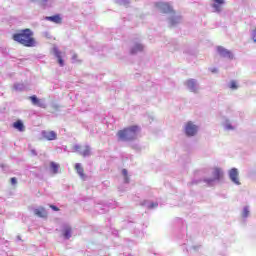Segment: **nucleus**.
Segmentation results:
<instances>
[{
  "label": "nucleus",
  "instance_id": "obj_1",
  "mask_svg": "<svg viewBox=\"0 0 256 256\" xmlns=\"http://www.w3.org/2000/svg\"><path fill=\"white\" fill-rule=\"evenodd\" d=\"M12 39L24 47H37V41L33 38V31L29 28L13 34Z\"/></svg>",
  "mask_w": 256,
  "mask_h": 256
},
{
  "label": "nucleus",
  "instance_id": "obj_2",
  "mask_svg": "<svg viewBox=\"0 0 256 256\" xmlns=\"http://www.w3.org/2000/svg\"><path fill=\"white\" fill-rule=\"evenodd\" d=\"M119 141H134L139 135L138 126H130L118 131L117 133Z\"/></svg>",
  "mask_w": 256,
  "mask_h": 256
},
{
  "label": "nucleus",
  "instance_id": "obj_3",
  "mask_svg": "<svg viewBox=\"0 0 256 256\" xmlns=\"http://www.w3.org/2000/svg\"><path fill=\"white\" fill-rule=\"evenodd\" d=\"M183 133L186 137H195L199 133V126L193 121H188L183 126Z\"/></svg>",
  "mask_w": 256,
  "mask_h": 256
},
{
  "label": "nucleus",
  "instance_id": "obj_4",
  "mask_svg": "<svg viewBox=\"0 0 256 256\" xmlns=\"http://www.w3.org/2000/svg\"><path fill=\"white\" fill-rule=\"evenodd\" d=\"M213 178H204L203 183H205L208 187H213L217 182L221 181V169L215 168L212 172Z\"/></svg>",
  "mask_w": 256,
  "mask_h": 256
},
{
  "label": "nucleus",
  "instance_id": "obj_5",
  "mask_svg": "<svg viewBox=\"0 0 256 256\" xmlns=\"http://www.w3.org/2000/svg\"><path fill=\"white\" fill-rule=\"evenodd\" d=\"M228 176L233 185H241V181L239 180V170L237 168L230 169L228 171Z\"/></svg>",
  "mask_w": 256,
  "mask_h": 256
},
{
  "label": "nucleus",
  "instance_id": "obj_6",
  "mask_svg": "<svg viewBox=\"0 0 256 256\" xmlns=\"http://www.w3.org/2000/svg\"><path fill=\"white\" fill-rule=\"evenodd\" d=\"M74 151L79 152V155H82V157H89L91 155V146L85 145L81 148V145L76 144L74 145Z\"/></svg>",
  "mask_w": 256,
  "mask_h": 256
},
{
  "label": "nucleus",
  "instance_id": "obj_7",
  "mask_svg": "<svg viewBox=\"0 0 256 256\" xmlns=\"http://www.w3.org/2000/svg\"><path fill=\"white\" fill-rule=\"evenodd\" d=\"M156 7L162 13H172V14H174L173 13V7L171 5H169V3H167V2H158V3H156Z\"/></svg>",
  "mask_w": 256,
  "mask_h": 256
},
{
  "label": "nucleus",
  "instance_id": "obj_8",
  "mask_svg": "<svg viewBox=\"0 0 256 256\" xmlns=\"http://www.w3.org/2000/svg\"><path fill=\"white\" fill-rule=\"evenodd\" d=\"M187 89L191 91V93H197L199 91V84L197 83V80L195 79H189L185 83Z\"/></svg>",
  "mask_w": 256,
  "mask_h": 256
},
{
  "label": "nucleus",
  "instance_id": "obj_9",
  "mask_svg": "<svg viewBox=\"0 0 256 256\" xmlns=\"http://www.w3.org/2000/svg\"><path fill=\"white\" fill-rule=\"evenodd\" d=\"M41 136L43 137V139H45L46 141H56L57 139V133L55 131H47V130H43L41 132Z\"/></svg>",
  "mask_w": 256,
  "mask_h": 256
},
{
  "label": "nucleus",
  "instance_id": "obj_10",
  "mask_svg": "<svg viewBox=\"0 0 256 256\" xmlns=\"http://www.w3.org/2000/svg\"><path fill=\"white\" fill-rule=\"evenodd\" d=\"M33 213H34V215H36V217H40L41 219H47L48 213H47V210L43 206L34 208Z\"/></svg>",
  "mask_w": 256,
  "mask_h": 256
},
{
  "label": "nucleus",
  "instance_id": "obj_11",
  "mask_svg": "<svg viewBox=\"0 0 256 256\" xmlns=\"http://www.w3.org/2000/svg\"><path fill=\"white\" fill-rule=\"evenodd\" d=\"M30 100L33 105H36V107H41V109H45L47 107V103L44 99H39L37 96H31Z\"/></svg>",
  "mask_w": 256,
  "mask_h": 256
},
{
  "label": "nucleus",
  "instance_id": "obj_12",
  "mask_svg": "<svg viewBox=\"0 0 256 256\" xmlns=\"http://www.w3.org/2000/svg\"><path fill=\"white\" fill-rule=\"evenodd\" d=\"M217 52L219 53L220 57H224L226 59H232L233 58V54L231 53V51L223 48V46H218L217 47Z\"/></svg>",
  "mask_w": 256,
  "mask_h": 256
},
{
  "label": "nucleus",
  "instance_id": "obj_13",
  "mask_svg": "<svg viewBox=\"0 0 256 256\" xmlns=\"http://www.w3.org/2000/svg\"><path fill=\"white\" fill-rule=\"evenodd\" d=\"M145 49V46L141 43H135L131 49L130 52L132 55H137V53H141L143 52V50Z\"/></svg>",
  "mask_w": 256,
  "mask_h": 256
},
{
  "label": "nucleus",
  "instance_id": "obj_14",
  "mask_svg": "<svg viewBox=\"0 0 256 256\" xmlns=\"http://www.w3.org/2000/svg\"><path fill=\"white\" fill-rule=\"evenodd\" d=\"M53 53H54L55 57L58 59V63L60 65V67H63L65 65V62L63 61V55H62L61 51H59V48H57V46H55L53 48Z\"/></svg>",
  "mask_w": 256,
  "mask_h": 256
},
{
  "label": "nucleus",
  "instance_id": "obj_15",
  "mask_svg": "<svg viewBox=\"0 0 256 256\" xmlns=\"http://www.w3.org/2000/svg\"><path fill=\"white\" fill-rule=\"evenodd\" d=\"M223 127L225 129V131H235V129H237V124L231 122V120L226 119L223 122Z\"/></svg>",
  "mask_w": 256,
  "mask_h": 256
},
{
  "label": "nucleus",
  "instance_id": "obj_16",
  "mask_svg": "<svg viewBox=\"0 0 256 256\" xmlns=\"http://www.w3.org/2000/svg\"><path fill=\"white\" fill-rule=\"evenodd\" d=\"M182 21L181 16H177V15H172L169 19H168V23L169 25H171V27H175V25H178V23H180Z\"/></svg>",
  "mask_w": 256,
  "mask_h": 256
},
{
  "label": "nucleus",
  "instance_id": "obj_17",
  "mask_svg": "<svg viewBox=\"0 0 256 256\" xmlns=\"http://www.w3.org/2000/svg\"><path fill=\"white\" fill-rule=\"evenodd\" d=\"M142 206L146 207L147 209H157V207H159V203L149 201V200H144L142 202Z\"/></svg>",
  "mask_w": 256,
  "mask_h": 256
},
{
  "label": "nucleus",
  "instance_id": "obj_18",
  "mask_svg": "<svg viewBox=\"0 0 256 256\" xmlns=\"http://www.w3.org/2000/svg\"><path fill=\"white\" fill-rule=\"evenodd\" d=\"M75 169L77 171V174L79 175V177L85 181V173H84V170H83V166H81L80 163H76L75 164Z\"/></svg>",
  "mask_w": 256,
  "mask_h": 256
},
{
  "label": "nucleus",
  "instance_id": "obj_19",
  "mask_svg": "<svg viewBox=\"0 0 256 256\" xmlns=\"http://www.w3.org/2000/svg\"><path fill=\"white\" fill-rule=\"evenodd\" d=\"M63 237L64 239H71V226L69 224L64 225Z\"/></svg>",
  "mask_w": 256,
  "mask_h": 256
},
{
  "label": "nucleus",
  "instance_id": "obj_20",
  "mask_svg": "<svg viewBox=\"0 0 256 256\" xmlns=\"http://www.w3.org/2000/svg\"><path fill=\"white\" fill-rule=\"evenodd\" d=\"M249 215H251V207L249 206H244L241 212V217L242 219H247L249 218Z\"/></svg>",
  "mask_w": 256,
  "mask_h": 256
},
{
  "label": "nucleus",
  "instance_id": "obj_21",
  "mask_svg": "<svg viewBox=\"0 0 256 256\" xmlns=\"http://www.w3.org/2000/svg\"><path fill=\"white\" fill-rule=\"evenodd\" d=\"M46 21H51L52 23H56L59 25L61 23V16L59 15H54V16H47Z\"/></svg>",
  "mask_w": 256,
  "mask_h": 256
},
{
  "label": "nucleus",
  "instance_id": "obj_22",
  "mask_svg": "<svg viewBox=\"0 0 256 256\" xmlns=\"http://www.w3.org/2000/svg\"><path fill=\"white\" fill-rule=\"evenodd\" d=\"M50 169L54 175H57V173H59V164H57L55 162H51Z\"/></svg>",
  "mask_w": 256,
  "mask_h": 256
},
{
  "label": "nucleus",
  "instance_id": "obj_23",
  "mask_svg": "<svg viewBox=\"0 0 256 256\" xmlns=\"http://www.w3.org/2000/svg\"><path fill=\"white\" fill-rule=\"evenodd\" d=\"M13 127H14V129H17L18 131H23V129H24V125L21 120L14 122Z\"/></svg>",
  "mask_w": 256,
  "mask_h": 256
},
{
  "label": "nucleus",
  "instance_id": "obj_24",
  "mask_svg": "<svg viewBox=\"0 0 256 256\" xmlns=\"http://www.w3.org/2000/svg\"><path fill=\"white\" fill-rule=\"evenodd\" d=\"M223 6V4H219L214 2L212 4V9H214V13H221V7Z\"/></svg>",
  "mask_w": 256,
  "mask_h": 256
},
{
  "label": "nucleus",
  "instance_id": "obj_25",
  "mask_svg": "<svg viewBox=\"0 0 256 256\" xmlns=\"http://www.w3.org/2000/svg\"><path fill=\"white\" fill-rule=\"evenodd\" d=\"M229 89H232V91H237L239 89V85H237V81H230L228 84Z\"/></svg>",
  "mask_w": 256,
  "mask_h": 256
},
{
  "label": "nucleus",
  "instance_id": "obj_26",
  "mask_svg": "<svg viewBox=\"0 0 256 256\" xmlns=\"http://www.w3.org/2000/svg\"><path fill=\"white\" fill-rule=\"evenodd\" d=\"M15 91H25L26 87L23 83H16L14 84Z\"/></svg>",
  "mask_w": 256,
  "mask_h": 256
},
{
  "label": "nucleus",
  "instance_id": "obj_27",
  "mask_svg": "<svg viewBox=\"0 0 256 256\" xmlns=\"http://www.w3.org/2000/svg\"><path fill=\"white\" fill-rule=\"evenodd\" d=\"M49 0H31L32 3H38L42 7H47V3Z\"/></svg>",
  "mask_w": 256,
  "mask_h": 256
},
{
  "label": "nucleus",
  "instance_id": "obj_28",
  "mask_svg": "<svg viewBox=\"0 0 256 256\" xmlns=\"http://www.w3.org/2000/svg\"><path fill=\"white\" fill-rule=\"evenodd\" d=\"M201 246H190V247H186V251H190V253H195L197 251H199V248Z\"/></svg>",
  "mask_w": 256,
  "mask_h": 256
},
{
  "label": "nucleus",
  "instance_id": "obj_29",
  "mask_svg": "<svg viewBox=\"0 0 256 256\" xmlns=\"http://www.w3.org/2000/svg\"><path fill=\"white\" fill-rule=\"evenodd\" d=\"M122 175L124 177V183H129V176H128L127 169L122 170Z\"/></svg>",
  "mask_w": 256,
  "mask_h": 256
},
{
  "label": "nucleus",
  "instance_id": "obj_30",
  "mask_svg": "<svg viewBox=\"0 0 256 256\" xmlns=\"http://www.w3.org/2000/svg\"><path fill=\"white\" fill-rule=\"evenodd\" d=\"M118 5H129V0H115Z\"/></svg>",
  "mask_w": 256,
  "mask_h": 256
},
{
  "label": "nucleus",
  "instance_id": "obj_31",
  "mask_svg": "<svg viewBox=\"0 0 256 256\" xmlns=\"http://www.w3.org/2000/svg\"><path fill=\"white\" fill-rule=\"evenodd\" d=\"M251 35L254 43H256V29L252 31Z\"/></svg>",
  "mask_w": 256,
  "mask_h": 256
},
{
  "label": "nucleus",
  "instance_id": "obj_32",
  "mask_svg": "<svg viewBox=\"0 0 256 256\" xmlns=\"http://www.w3.org/2000/svg\"><path fill=\"white\" fill-rule=\"evenodd\" d=\"M214 3H218V4H222L224 5L225 4V0H213Z\"/></svg>",
  "mask_w": 256,
  "mask_h": 256
},
{
  "label": "nucleus",
  "instance_id": "obj_33",
  "mask_svg": "<svg viewBox=\"0 0 256 256\" xmlns=\"http://www.w3.org/2000/svg\"><path fill=\"white\" fill-rule=\"evenodd\" d=\"M50 209H52V211H59V208L55 205H50Z\"/></svg>",
  "mask_w": 256,
  "mask_h": 256
},
{
  "label": "nucleus",
  "instance_id": "obj_34",
  "mask_svg": "<svg viewBox=\"0 0 256 256\" xmlns=\"http://www.w3.org/2000/svg\"><path fill=\"white\" fill-rule=\"evenodd\" d=\"M12 185H17V178H11Z\"/></svg>",
  "mask_w": 256,
  "mask_h": 256
},
{
  "label": "nucleus",
  "instance_id": "obj_35",
  "mask_svg": "<svg viewBox=\"0 0 256 256\" xmlns=\"http://www.w3.org/2000/svg\"><path fill=\"white\" fill-rule=\"evenodd\" d=\"M211 73H218L219 70L217 68H210Z\"/></svg>",
  "mask_w": 256,
  "mask_h": 256
},
{
  "label": "nucleus",
  "instance_id": "obj_36",
  "mask_svg": "<svg viewBox=\"0 0 256 256\" xmlns=\"http://www.w3.org/2000/svg\"><path fill=\"white\" fill-rule=\"evenodd\" d=\"M31 154H32L34 157H36L37 151H36L35 149H32V150H31Z\"/></svg>",
  "mask_w": 256,
  "mask_h": 256
},
{
  "label": "nucleus",
  "instance_id": "obj_37",
  "mask_svg": "<svg viewBox=\"0 0 256 256\" xmlns=\"http://www.w3.org/2000/svg\"><path fill=\"white\" fill-rule=\"evenodd\" d=\"M131 227H133V222H128V223H127V228H128V229H131Z\"/></svg>",
  "mask_w": 256,
  "mask_h": 256
},
{
  "label": "nucleus",
  "instance_id": "obj_38",
  "mask_svg": "<svg viewBox=\"0 0 256 256\" xmlns=\"http://www.w3.org/2000/svg\"><path fill=\"white\" fill-rule=\"evenodd\" d=\"M75 59H77V55H76V54H74V55L72 56V61H75Z\"/></svg>",
  "mask_w": 256,
  "mask_h": 256
},
{
  "label": "nucleus",
  "instance_id": "obj_39",
  "mask_svg": "<svg viewBox=\"0 0 256 256\" xmlns=\"http://www.w3.org/2000/svg\"><path fill=\"white\" fill-rule=\"evenodd\" d=\"M105 211H107L105 208L102 209V211H100V213H105Z\"/></svg>",
  "mask_w": 256,
  "mask_h": 256
},
{
  "label": "nucleus",
  "instance_id": "obj_40",
  "mask_svg": "<svg viewBox=\"0 0 256 256\" xmlns=\"http://www.w3.org/2000/svg\"><path fill=\"white\" fill-rule=\"evenodd\" d=\"M96 209H101V206H97Z\"/></svg>",
  "mask_w": 256,
  "mask_h": 256
},
{
  "label": "nucleus",
  "instance_id": "obj_41",
  "mask_svg": "<svg viewBox=\"0 0 256 256\" xmlns=\"http://www.w3.org/2000/svg\"><path fill=\"white\" fill-rule=\"evenodd\" d=\"M193 183H199V182H197V181L194 180Z\"/></svg>",
  "mask_w": 256,
  "mask_h": 256
},
{
  "label": "nucleus",
  "instance_id": "obj_42",
  "mask_svg": "<svg viewBox=\"0 0 256 256\" xmlns=\"http://www.w3.org/2000/svg\"><path fill=\"white\" fill-rule=\"evenodd\" d=\"M184 245H187V247H189V244H184Z\"/></svg>",
  "mask_w": 256,
  "mask_h": 256
}]
</instances>
